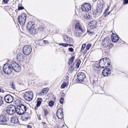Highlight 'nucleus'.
Segmentation results:
<instances>
[{
  "instance_id": "f257e3e1",
  "label": "nucleus",
  "mask_w": 128,
  "mask_h": 128,
  "mask_svg": "<svg viewBox=\"0 0 128 128\" xmlns=\"http://www.w3.org/2000/svg\"><path fill=\"white\" fill-rule=\"evenodd\" d=\"M34 24L32 22L30 21L28 23L26 26L27 29L28 30V32L30 35L33 36L36 33V28L33 26Z\"/></svg>"
},
{
  "instance_id": "f03ea898",
  "label": "nucleus",
  "mask_w": 128,
  "mask_h": 128,
  "mask_svg": "<svg viewBox=\"0 0 128 128\" xmlns=\"http://www.w3.org/2000/svg\"><path fill=\"white\" fill-rule=\"evenodd\" d=\"M26 107L23 104H20L16 108V112L19 115L24 114L27 110Z\"/></svg>"
},
{
  "instance_id": "7ed1b4c3",
  "label": "nucleus",
  "mask_w": 128,
  "mask_h": 128,
  "mask_svg": "<svg viewBox=\"0 0 128 128\" xmlns=\"http://www.w3.org/2000/svg\"><path fill=\"white\" fill-rule=\"evenodd\" d=\"M74 34L77 36H79L82 32H84V30L81 28L78 22L76 24Z\"/></svg>"
},
{
  "instance_id": "20e7f679",
  "label": "nucleus",
  "mask_w": 128,
  "mask_h": 128,
  "mask_svg": "<svg viewBox=\"0 0 128 128\" xmlns=\"http://www.w3.org/2000/svg\"><path fill=\"white\" fill-rule=\"evenodd\" d=\"M6 112L8 115H12L16 112V107L14 105H10L7 108Z\"/></svg>"
},
{
  "instance_id": "39448f33",
  "label": "nucleus",
  "mask_w": 128,
  "mask_h": 128,
  "mask_svg": "<svg viewBox=\"0 0 128 128\" xmlns=\"http://www.w3.org/2000/svg\"><path fill=\"white\" fill-rule=\"evenodd\" d=\"M12 70V67L11 64H4L3 67V70L6 74H11Z\"/></svg>"
},
{
  "instance_id": "423d86ee",
  "label": "nucleus",
  "mask_w": 128,
  "mask_h": 128,
  "mask_svg": "<svg viewBox=\"0 0 128 128\" xmlns=\"http://www.w3.org/2000/svg\"><path fill=\"white\" fill-rule=\"evenodd\" d=\"M26 14L24 13L19 16L18 18V22L21 25L24 26L26 21Z\"/></svg>"
},
{
  "instance_id": "0eeeda50",
  "label": "nucleus",
  "mask_w": 128,
  "mask_h": 128,
  "mask_svg": "<svg viewBox=\"0 0 128 128\" xmlns=\"http://www.w3.org/2000/svg\"><path fill=\"white\" fill-rule=\"evenodd\" d=\"M33 94L32 92L28 91L26 92L24 96V99L28 101H30L33 98Z\"/></svg>"
},
{
  "instance_id": "6e6552de",
  "label": "nucleus",
  "mask_w": 128,
  "mask_h": 128,
  "mask_svg": "<svg viewBox=\"0 0 128 128\" xmlns=\"http://www.w3.org/2000/svg\"><path fill=\"white\" fill-rule=\"evenodd\" d=\"M11 65L12 67V69L15 71L19 72L20 70L21 66L16 62L14 61H12L11 62Z\"/></svg>"
},
{
  "instance_id": "1a4fd4ad",
  "label": "nucleus",
  "mask_w": 128,
  "mask_h": 128,
  "mask_svg": "<svg viewBox=\"0 0 128 128\" xmlns=\"http://www.w3.org/2000/svg\"><path fill=\"white\" fill-rule=\"evenodd\" d=\"M32 51V48L31 46L26 45L24 46L23 48V52L26 55H28L30 54Z\"/></svg>"
},
{
  "instance_id": "9d476101",
  "label": "nucleus",
  "mask_w": 128,
  "mask_h": 128,
  "mask_svg": "<svg viewBox=\"0 0 128 128\" xmlns=\"http://www.w3.org/2000/svg\"><path fill=\"white\" fill-rule=\"evenodd\" d=\"M102 7L103 5L101 4H98L96 9H94L93 10V14H96L98 13L101 14L103 10Z\"/></svg>"
},
{
  "instance_id": "9b49d317",
  "label": "nucleus",
  "mask_w": 128,
  "mask_h": 128,
  "mask_svg": "<svg viewBox=\"0 0 128 128\" xmlns=\"http://www.w3.org/2000/svg\"><path fill=\"white\" fill-rule=\"evenodd\" d=\"M91 6L90 4L85 3L82 5L81 9L83 11L87 12L91 10Z\"/></svg>"
},
{
  "instance_id": "f8f14e48",
  "label": "nucleus",
  "mask_w": 128,
  "mask_h": 128,
  "mask_svg": "<svg viewBox=\"0 0 128 128\" xmlns=\"http://www.w3.org/2000/svg\"><path fill=\"white\" fill-rule=\"evenodd\" d=\"M110 38L108 37H106L103 40L102 42V44L103 46L106 48L108 47L109 45L110 44Z\"/></svg>"
},
{
  "instance_id": "ddd939ff",
  "label": "nucleus",
  "mask_w": 128,
  "mask_h": 128,
  "mask_svg": "<svg viewBox=\"0 0 128 128\" xmlns=\"http://www.w3.org/2000/svg\"><path fill=\"white\" fill-rule=\"evenodd\" d=\"M4 100L6 102L10 103L12 102L14 98L10 94H7L4 96Z\"/></svg>"
},
{
  "instance_id": "4468645a",
  "label": "nucleus",
  "mask_w": 128,
  "mask_h": 128,
  "mask_svg": "<svg viewBox=\"0 0 128 128\" xmlns=\"http://www.w3.org/2000/svg\"><path fill=\"white\" fill-rule=\"evenodd\" d=\"M86 77L84 74L82 72L78 73L77 74V78L78 81L82 82Z\"/></svg>"
},
{
  "instance_id": "2eb2a0df",
  "label": "nucleus",
  "mask_w": 128,
  "mask_h": 128,
  "mask_svg": "<svg viewBox=\"0 0 128 128\" xmlns=\"http://www.w3.org/2000/svg\"><path fill=\"white\" fill-rule=\"evenodd\" d=\"M88 25L90 30H94L96 27L97 22L94 20L90 22Z\"/></svg>"
},
{
  "instance_id": "dca6fc26",
  "label": "nucleus",
  "mask_w": 128,
  "mask_h": 128,
  "mask_svg": "<svg viewBox=\"0 0 128 128\" xmlns=\"http://www.w3.org/2000/svg\"><path fill=\"white\" fill-rule=\"evenodd\" d=\"M62 109L61 108H59L56 112V115L58 118L62 119L64 117Z\"/></svg>"
},
{
  "instance_id": "f3484780",
  "label": "nucleus",
  "mask_w": 128,
  "mask_h": 128,
  "mask_svg": "<svg viewBox=\"0 0 128 128\" xmlns=\"http://www.w3.org/2000/svg\"><path fill=\"white\" fill-rule=\"evenodd\" d=\"M16 58L18 61L22 62L24 60L25 56L22 53H19L17 54Z\"/></svg>"
},
{
  "instance_id": "a211bd4d",
  "label": "nucleus",
  "mask_w": 128,
  "mask_h": 128,
  "mask_svg": "<svg viewBox=\"0 0 128 128\" xmlns=\"http://www.w3.org/2000/svg\"><path fill=\"white\" fill-rule=\"evenodd\" d=\"M103 61V63L104 64L106 67H108L110 64V60L105 58L102 59Z\"/></svg>"
},
{
  "instance_id": "6ab92c4d",
  "label": "nucleus",
  "mask_w": 128,
  "mask_h": 128,
  "mask_svg": "<svg viewBox=\"0 0 128 128\" xmlns=\"http://www.w3.org/2000/svg\"><path fill=\"white\" fill-rule=\"evenodd\" d=\"M111 73L110 70L108 68H106L103 70L102 74L104 76H106Z\"/></svg>"
},
{
  "instance_id": "aec40b11",
  "label": "nucleus",
  "mask_w": 128,
  "mask_h": 128,
  "mask_svg": "<svg viewBox=\"0 0 128 128\" xmlns=\"http://www.w3.org/2000/svg\"><path fill=\"white\" fill-rule=\"evenodd\" d=\"M7 122L6 117L2 115H0V122L2 124H4Z\"/></svg>"
},
{
  "instance_id": "412c9836",
  "label": "nucleus",
  "mask_w": 128,
  "mask_h": 128,
  "mask_svg": "<svg viewBox=\"0 0 128 128\" xmlns=\"http://www.w3.org/2000/svg\"><path fill=\"white\" fill-rule=\"evenodd\" d=\"M111 39L113 42H116L118 41V37L117 35L114 34H113L112 36Z\"/></svg>"
},
{
  "instance_id": "4be33fe9",
  "label": "nucleus",
  "mask_w": 128,
  "mask_h": 128,
  "mask_svg": "<svg viewBox=\"0 0 128 128\" xmlns=\"http://www.w3.org/2000/svg\"><path fill=\"white\" fill-rule=\"evenodd\" d=\"M48 92V88H44L43 89L40 91V92L38 93V95L40 96L44 95V94H46Z\"/></svg>"
},
{
  "instance_id": "5701e85b",
  "label": "nucleus",
  "mask_w": 128,
  "mask_h": 128,
  "mask_svg": "<svg viewBox=\"0 0 128 128\" xmlns=\"http://www.w3.org/2000/svg\"><path fill=\"white\" fill-rule=\"evenodd\" d=\"M10 121L13 124H16L19 122L18 118L16 117L11 118Z\"/></svg>"
},
{
  "instance_id": "b1692460",
  "label": "nucleus",
  "mask_w": 128,
  "mask_h": 128,
  "mask_svg": "<svg viewBox=\"0 0 128 128\" xmlns=\"http://www.w3.org/2000/svg\"><path fill=\"white\" fill-rule=\"evenodd\" d=\"M64 37V40L66 42L70 43L72 42L71 39L70 38L67 36H65Z\"/></svg>"
},
{
  "instance_id": "393cba45",
  "label": "nucleus",
  "mask_w": 128,
  "mask_h": 128,
  "mask_svg": "<svg viewBox=\"0 0 128 128\" xmlns=\"http://www.w3.org/2000/svg\"><path fill=\"white\" fill-rule=\"evenodd\" d=\"M99 66L100 68H106L104 64L103 63V61L102 59H101L99 63Z\"/></svg>"
},
{
  "instance_id": "a878e982",
  "label": "nucleus",
  "mask_w": 128,
  "mask_h": 128,
  "mask_svg": "<svg viewBox=\"0 0 128 128\" xmlns=\"http://www.w3.org/2000/svg\"><path fill=\"white\" fill-rule=\"evenodd\" d=\"M24 116L23 117L24 120H27L29 118L30 115L28 113L25 112L24 113Z\"/></svg>"
},
{
  "instance_id": "bb28decb",
  "label": "nucleus",
  "mask_w": 128,
  "mask_h": 128,
  "mask_svg": "<svg viewBox=\"0 0 128 128\" xmlns=\"http://www.w3.org/2000/svg\"><path fill=\"white\" fill-rule=\"evenodd\" d=\"M37 100L38 101H37L36 106L38 107L40 106L42 101V98H38Z\"/></svg>"
},
{
  "instance_id": "cd10ccee",
  "label": "nucleus",
  "mask_w": 128,
  "mask_h": 128,
  "mask_svg": "<svg viewBox=\"0 0 128 128\" xmlns=\"http://www.w3.org/2000/svg\"><path fill=\"white\" fill-rule=\"evenodd\" d=\"M98 64V62L97 63H96V64H97L94 66L93 68L94 70L97 72H98V71L99 70V66Z\"/></svg>"
},
{
  "instance_id": "c85d7f7f",
  "label": "nucleus",
  "mask_w": 128,
  "mask_h": 128,
  "mask_svg": "<svg viewBox=\"0 0 128 128\" xmlns=\"http://www.w3.org/2000/svg\"><path fill=\"white\" fill-rule=\"evenodd\" d=\"M84 18L87 19H89L90 18V16L88 13L86 14L83 16Z\"/></svg>"
},
{
  "instance_id": "c756f323",
  "label": "nucleus",
  "mask_w": 128,
  "mask_h": 128,
  "mask_svg": "<svg viewBox=\"0 0 128 128\" xmlns=\"http://www.w3.org/2000/svg\"><path fill=\"white\" fill-rule=\"evenodd\" d=\"M74 56H72L68 62V64H70L72 63L73 61L74 60Z\"/></svg>"
},
{
  "instance_id": "7c9ffc66",
  "label": "nucleus",
  "mask_w": 128,
  "mask_h": 128,
  "mask_svg": "<svg viewBox=\"0 0 128 128\" xmlns=\"http://www.w3.org/2000/svg\"><path fill=\"white\" fill-rule=\"evenodd\" d=\"M81 62V61L80 59L78 60V62L76 65V68H79Z\"/></svg>"
},
{
  "instance_id": "2f4dec72",
  "label": "nucleus",
  "mask_w": 128,
  "mask_h": 128,
  "mask_svg": "<svg viewBox=\"0 0 128 128\" xmlns=\"http://www.w3.org/2000/svg\"><path fill=\"white\" fill-rule=\"evenodd\" d=\"M44 28V26H40L38 28V30L40 31H42Z\"/></svg>"
},
{
  "instance_id": "473e14b6",
  "label": "nucleus",
  "mask_w": 128,
  "mask_h": 128,
  "mask_svg": "<svg viewBox=\"0 0 128 128\" xmlns=\"http://www.w3.org/2000/svg\"><path fill=\"white\" fill-rule=\"evenodd\" d=\"M59 44L60 45L62 46H63L64 47H66L68 46V44H67L65 43H61Z\"/></svg>"
},
{
  "instance_id": "72a5a7b5",
  "label": "nucleus",
  "mask_w": 128,
  "mask_h": 128,
  "mask_svg": "<svg viewBox=\"0 0 128 128\" xmlns=\"http://www.w3.org/2000/svg\"><path fill=\"white\" fill-rule=\"evenodd\" d=\"M54 104V101L52 100L50 101L49 102V105L50 106H52Z\"/></svg>"
},
{
  "instance_id": "f704fd0d",
  "label": "nucleus",
  "mask_w": 128,
  "mask_h": 128,
  "mask_svg": "<svg viewBox=\"0 0 128 128\" xmlns=\"http://www.w3.org/2000/svg\"><path fill=\"white\" fill-rule=\"evenodd\" d=\"M14 84V83L13 82H11L10 83V85L11 88H12L13 90H14L15 89V88Z\"/></svg>"
},
{
  "instance_id": "c9c22d12",
  "label": "nucleus",
  "mask_w": 128,
  "mask_h": 128,
  "mask_svg": "<svg viewBox=\"0 0 128 128\" xmlns=\"http://www.w3.org/2000/svg\"><path fill=\"white\" fill-rule=\"evenodd\" d=\"M3 102V99L1 96H0V106L2 105Z\"/></svg>"
},
{
  "instance_id": "e433bc0d",
  "label": "nucleus",
  "mask_w": 128,
  "mask_h": 128,
  "mask_svg": "<svg viewBox=\"0 0 128 128\" xmlns=\"http://www.w3.org/2000/svg\"><path fill=\"white\" fill-rule=\"evenodd\" d=\"M86 46V44H82V48L81 49L80 51H82L83 50H84L85 47Z\"/></svg>"
},
{
  "instance_id": "4c0bfd02",
  "label": "nucleus",
  "mask_w": 128,
  "mask_h": 128,
  "mask_svg": "<svg viewBox=\"0 0 128 128\" xmlns=\"http://www.w3.org/2000/svg\"><path fill=\"white\" fill-rule=\"evenodd\" d=\"M66 85V83L65 82H63L62 84L61 87L62 88H64Z\"/></svg>"
},
{
  "instance_id": "58836bf2",
  "label": "nucleus",
  "mask_w": 128,
  "mask_h": 128,
  "mask_svg": "<svg viewBox=\"0 0 128 128\" xmlns=\"http://www.w3.org/2000/svg\"><path fill=\"white\" fill-rule=\"evenodd\" d=\"M123 4L124 5L128 4V0H123Z\"/></svg>"
},
{
  "instance_id": "ea45409f",
  "label": "nucleus",
  "mask_w": 128,
  "mask_h": 128,
  "mask_svg": "<svg viewBox=\"0 0 128 128\" xmlns=\"http://www.w3.org/2000/svg\"><path fill=\"white\" fill-rule=\"evenodd\" d=\"M64 99L62 98H60V103L61 104H62L63 103V102L64 101Z\"/></svg>"
},
{
  "instance_id": "a19ab883",
  "label": "nucleus",
  "mask_w": 128,
  "mask_h": 128,
  "mask_svg": "<svg viewBox=\"0 0 128 128\" xmlns=\"http://www.w3.org/2000/svg\"><path fill=\"white\" fill-rule=\"evenodd\" d=\"M91 46V45L90 44H87L86 46V49L87 50H88L90 48Z\"/></svg>"
},
{
  "instance_id": "79ce46f5",
  "label": "nucleus",
  "mask_w": 128,
  "mask_h": 128,
  "mask_svg": "<svg viewBox=\"0 0 128 128\" xmlns=\"http://www.w3.org/2000/svg\"><path fill=\"white\" fill-rule=\"evenodd\" d=\"M24 8L23 6H19V5H18V10H22Z\"/></svg>"
},
{
  "instance_id": "37998d69",
  "label": "nucleus",
  "mask_w": 128,
  "mask_h": 128,
  "mask_svg": "<svg viewBox=\"0 0 128 128\" xmlns=\"http://www.w3.org/2000/svg\"><path fill=\"white\" fill-rule=\"evenodd\" d=\"M68 50L69 51L71 52H73L74 50V49L72 48H68Z\"/></svg>"
},
{
  "instance_id": "c03bdc74",
  "label": "nucleus",
  "mask_w": 128,
  "mask_h": 128,
  "mask_svg": "<svg viewBox=\"0 0 128 128\" xmlns=\"http://www.w3.org/2000/svg\"><path fill=\"white\" fill-rule=\"evenodd\" d=\"M87 32L88 33H89V34H91V35H92L94 34V32H91L90 31V30H87Z\"/></svg>"
},
{
  "instance_id": "a18cd8bd",
  "label": "nucleus",
  "mask_w": 128,
  "mask_h": 128,
  "mask_svg": "<svg viewBox=\"0 0 128 128\" xmlns=\"http://www.w3.org/2000/svg\"><path fill=\"white\" fill-rule=\"evenodd\" d=\"M44 113L45 116L46 115L48 114V112L47 110H44Z\"/></svg>"
},
{
  "instance_id": "49530a36",
  "label": "nucleus",
  "mask_w": 128,
  "mask_h": 128,
  "mask_svg": "<svg viewBox=\"0 0 128 128\" xmlns=\"http://www.w3.org/2000/svg\"><path fill=\"white\" fill-rule=\"evenodd\" d=\"M44 43L46 44H49V42H48V40H44Z\"/></svg>"
},
{
  "instance_id": "de8ad7c7",
  "label": "nucleus",
  "mask_w": 128,
  "mask_h": 128,
  "mask_svg": "<svg viewBox=\"0 0 128 128\" xmlns=\"http://www.w3.org/2000/svg\"><path fill=\"white\" fill-rule=\"evenodd\" d=\"M4 3V4H6L8 1V0H3Z\"/></svg>"
},
{
  "instance_id": "09e8293b",
  "label": "nucleus",
  "mask_w": 128,
  "mask_h": 128,
  "mask_svg": "<svg viewBox=\"0 0 128 128\" xmlns=\"http://www.w3.org/2000/svg\"><path fill=\"white\" fill-rule=\"evenodd\" d=\"M110 12H107L105 14V15H104V16H108V15L109 14H110Z\"/></svg>"
},
{
  "instance_id": "8fccbe9b",
  "label": "nucleus",
  "mask_w": 128,
  "mask_h": 128,
  "mask_svg": "<svg viewBox=\"0 0 128 128\" xmlns=\"http://www.w3.org/2000/svg\"><path fill=\"white\" fill-rule=\"evenodd\" d=\"M42 124L43 125H44L45 124H46V122H42Z\"/></svg>"
},
{
  "instance_id": "3c124183",
  "label": "nucleus",
  "mask_w": 128,
  "mask_h": 128,
  "mask_svg": "<svg viewBox=\"0 0 128 128\" xmlns=\"http://www.w3.org/2000/svg\"><path fill=\"white\" fill-rule=\"evenodd\" d=\"M28 128H32V126L30 125H28L27 126Z\"/></svg>"
},
{
  "instance_id": "603ef678",
  "label": "nucleus",
  "mask_w": 128,
  "mask_h": 128,
  "mask_svg": "<svg viewBox=\"0 0 128 128\" xmlns=\"http://www.w3.org/2000/svg\"><path fill=\"white\" fill-rule=\"evenodd\" d=\"M107 9H106L104 11V14L106 13V12L107 11Z\"/></svg>"
},
{
  "instance_id": "864d4df0",
  "label": "nucleus",
  "mask_w": 128,
  "mask_h": 128,
  "mask_svg": "<svg viewBox=\"0 0 128 128\" xmlns=\"http://www.w3.org/2000/svg\"><path fill=\"white\" fill-rule=\"evenodd\" d=\"M67 30L68 32H70L71 31V29L70 28H68V29Z\"/></svg>"
},
{
  "instance_id": "5fc2aeb1",
  "label": "nucleus",
  "mask_w": 128,
  "mask_h": 128,
  "mask_svg": "<svg viewBox=\"0 0 128 128\" xmlns=\"http://www.w3.org/2000/svg\"><path fill=\"white\" fill-rule=\"evenodd\" d=\"M40 115H39V116H38V119L39 120H41V118H40Z\"/></svg>"
},
{
  "instance_id": "6e6d98bb",
  "label": "nucleus",
  "mask_w": 128,
  "mask_h": 128,
  "mask_svg": "<svg viewBox=\"0 0 128 128\" xmlns=\"http://www.w3.org/2000/svg\"><path fill=\"white\" fill-rule=\"evenodd\" d=\"M35 108V110H38V107L37 106L35 108Z\"/></svg>"
},
{
  "instance_id": "4d7b16f0",
  "label": "nucleus",
  "mask_w": 128,
  "mask_h": 128,
  "mask_svg": "<svg viewBox=\"0 0 128 128\" xmlns=\"http://www.w3.org/2000/svg\"><path fill=\"white\" fill-rule=\"evenodd\" d=\"M68 45H69L70 46H73L72 44H68Z\"/></svg>"
},
{
  "instance_id": "13d9d810",
  "label": "nucleus",
  "mask_w": 128,
  "mask_h": 128,
  "mask_svg": "<svg viewBox=\"0 0 128 128\" xmlns=\"http://www.w3.org/2000/svg\"><path fill=\"white\" fill-rule=\"evenodd\" d=\"M1 89L0 88V92H1Z\"/></svg>"
},
{
  "instance_id": "bf43d9fd",
  "label": "nucleus",
  "mask_w": 128,
  "mask_h": 128,
  "mask_svg": "<svg viewBox=\"0 0 128 128\" xmlns=\"http://www.w3.org/2000/svg\"><path fill=\"white\" fill-rule=\"evenodd\" d=\"M108 8H109V7H108Z\"/></svg>"
}]
</instances>
